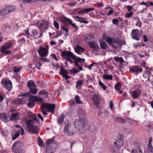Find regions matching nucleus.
I'll return each instance as SVG.
<instances>
[{
	"instance_id": "obj_17",
	"label": "nucleus",
	"mask_w": 153,
	"mask_h": 153,
	"mask_svg": "<svg viewBox=\"0 0 153 153\" xmlns=\"http://www.w3.org/2000/svg\"><path fill=\"white\" fill-rule=\"evenodd\" d=\"M60 74L62 75L65 78L66 80L70 78V76L67 75L68 73V72L63 68H60Z\"/></svg>"
},
{
	"instance_id": "obj_40",
	"label": "nucleus",
	"mask_w": 153,
	"mask_h": 153,
	"mask_svg": "<svg viewBox=\"0 0 153 153\" xmlns=\"http://www.w3.org/2000/svg\"><path fill=\"white\" fill-rule=\"evenodd\" d=\"M121 86V85L120 83V82H117L114 88L115 89L117 90V91H118L120 89V88Z\"/></svg>"
},
{
	"instance_id": "obj_43",
	"label": "nucleus",
	"mask_w": 153,
	"mask_h": 153,
	"mask_svg": "<svg viewBox=\"0 0 153 153\" xmlns=\"http://www.w3.org/2000/svg\"><path fill=\"white\" fill-rule=\"evenodd\" d=\"M75 100L76 103L80 104L82 103V101H81L78 95H76L75 97Z\"/></svg>"
},
{
	"instance_id": "obj_41",
	"label": "nucleus",
	"mask_w": 153,
	"mask_h": 153,
	"mask_svg": "<svg viewBox=\"0 0 153 153\" xmlns=\"http://www.w3.org/2000/svg\"><path fill=\"white\" fill-rule=\"evenodd\" d=\"M39 95H47V96H48V94L47 91L45 90L41 91L39 92Z\"/></svg>"
},
{
	"instance_id": "obj_30",
	"label": "nucleus",
	"mask_w": 153,
	"mask_h": 153,
	"mask_svg": "<svg viewBox=\"0 0 153 153\" xmlns=\"http://www.w3.org/2000/svg\"><path fill=\"white\" fill-rule=\"evenodd\" d=\"M75 52L78 53L80 51H84V49L83 48L81 47L78 45H77L75 49Z\"/></svg>"
},
{
	"instance_id": "obj_11",
	"label": "nucleus",
	"mask_w": 153,
	"mask_h": 153,
	"mask_svg": "<svg viewBox=\"0 0 153 153\" xmlns=\"http://www.w3.org/2000/svg\"><path fill=\"white\" fill-rule=\"evenodd\" d=\"M129 71L132 73H136V75H137L139 73H141L143 70L142 68L139 66H132L130 68Z\"/></svg>"
},
{
	"instance_id": "obj_64",
	"label": "nucleus",
	"mask_w": 153,
	"mask_h": 153,
	"mask_svg": "<svg viewBox=\"0 0 153 153\" xmlns=\"http://www.w3.org/2000/svg\"><path fill=\"white\" fill-rule=\"evenodd\" d=\"M141 24L142 23L140 21H138L136 23V25L141 27Z\"/></svg>"
},
{
	"instance_id": "obj_19",
	"label": "nucleus",
	"mask_w": 153,
	"mask_h": 153,
	"mask_svg": "<svg viewBox=\"0 0 153 153\" xmlns=\"http://www.w3.org/2000/svg\"><path fill=\"white\" fill-rule=\"evenodd\" d=\"M14 43V40H11L8 42L5 43L1 48H5L6 49H8L10 48L13 45V44Z\"/></svg>"
},
{
	"instance_id": "obj_37",
	"label": "nucleus",
	"mask_w": 153,
	"mask_h": 153,
	"mask_svg": "<svg viewBox=\"0 0 153 153\" xmlns=\"http://www.w3.org/2000/svg\"><path fill=\"white\" fill-rule=\"evenodd\" d=\"M73 59L74 60V61H76L77 62H80L82 61V58L76 57L74 55V56H73Z\"/></svg>"
},
{
	"instance_id": "obj_26",
	"label": "nucleus",
	"mask_w": 153,
	"mask_h": 153,
	"mask_svg": "<svg viewBox=\"0 0 153 153\" xmlns=\"http://www.w3.org/2000/svg\"><path fill=\"white\" fill-rule=\"evenodd\" d=\"M19 115V113L17 112L16 113H13L10 117L11 120H17L18 117Z\"/></svg>"
},
{
	"instance_id": "obj_56",
	"label": "nucleus",
	"mask_w": 153,
	"mask_h": 153,
	"mask_svg": "<svg viewBox=\"0 0 153 153\" xmlns=\"http://www.w3.org/2000/svg\"><path fill=\"white\" fill-rule=\"evenodd\" d=\"M119 22V20L116 19H114L112 20L113 24L115 25H117Z\"/></svg>"
},
{
	"instance_id": "obj_61",
	"label": "nucleus",
	"mask_w": 153,
	"mask_h": 153,
	"mask_svg": "<svg viewBox=\"0 0 153 153\" xmlns=\"http://www.w3.org/2000/svg\"><path fill=\"white\" fill-rule=\"evenodd\" d=\"M20 71V69L19 68H17V67H15L14 68V69H13V71L15 73H17L19 72Z\"/></svg>"
},
{
	"instance_id": "obj_63",
	"label": "nucleus",
	"mask_w": 153,
	"mask_h": 153,
	"mask_svg": "<svg viewBox=\"0 0 153 153\" xmlns=\"http://www.w3.org/2000/svg\"><path fill=\"white\" fill-rule=\"evenodd\" d=\"M32 0H22L23 3L25 4L32 2Z\"/></svg>"
},
{
	"instance_id": "obj_51",
	"label": "nucleus",
	"mask_w": 153,
	"mask_h": 153,
	"mask_svg": "<svg viewBox=\"0 0 153 153\" xmlns=\"http://www.w3.org/2000/svg\"><path fill=\"white\" fill-rule=\"evenodd\" d=\"M133 13V12H131L129 13H127L125 14V17L126 18H130L131 17Z\"/></svg>"
},
{
	"instance_id": "obj_24",
	"label": "nucleus",
	"mask_w": 153,
	"mask_h": 153,
	"mask_svg": "<svg viewBox=\"0 0 153 153\" xmlns=\"http://www.w3.org/2000/svg\"><path fill=\"white\" fill-rule=\"evenodd\" d=\"M99 42L100 45V48L101 49L105 50L108 48L106 43L101 41L100 40H99Z\"/></svg>"
},
{
	"instance_id": "obj_53",
	"label": "nucleus",
	"mask_w": 153,
	"mask_h": 153,
	"mask_svg": "<svg viewBox=\"0 0 153 153\" xmlns=\"http://www.w3.org/2000/svg\"><path fill=\"white\" fill-rule=\"evenodd\" d=\"M148 147L149 151L152 152L153 148L152 144H148Z\"/></svg>"
},
{
	"instance_id": "obj_2",
	"label": "nucleus",
	"mask_w": 153,
	"mask_h": 153,
	"mask_svg": "<svg viewBox=\"0 0 153 153\" xmlns=\"http://www.w3.org/2000/svg\"><path fill=\"white\" fill-rule=\"evenodd\" d=\"M74 123L75 128H77L79 131H81L82 133L89 130L90 128L84 117L75 120Z\"/></svg>"
},
{
	"instance_id": "obj_33",
	"label": "nucleus",
	"mask_w": 153,
	"mask_h": 153,
	"mask_svg": "<svg viewBox=\"0 0 153 153\" xmlns=\"http://www.w3.org/2000/svg\"><path fill=\"white\" fill-rule=\"evenodd\" d=\"M103 78L104 79L112 80V76L111 75H103L102 76Z\"/></svg>"
},
{
	"instance_id": "obj_31",
	"label": "nucleus",
	"mask_w": 153,
	"mask_h": 153,
	"mask_svg": "<svg viewBox=\"0 0 153 153\" xmlns=\"http://www.w3.org/2000/svg\"><path fill=\"white\" fill-rule=\"evenodd\" d=\"M16 7L14 6H10L7 7V11L9 12V13H10L13 12L15 9Z\"/></svg>"
},
{
	"instance_id": "obj_46",
	"label": "nucleus",
	"mask_w": 153,
	"mask_h": 153,
	"mask_svg": "<svg viewBox=\"0 0 153 153\" xmlns=\"http://www.w3.org/2000/svg\"><path fill=\"white\" fill-rule=\"evenodd\" d=\"M117 120L120 123H124L126 122V120L123 118H117Z\"/></svg>"
},
{
	"instance_id": "obj_10",
	"label": "nucleus",
	"mask_w": 153,
	"mask_h": 153,
	"mask_svg": "<svg viewBox=\"0 0 153 153\" xmlns=\"http://www.w3.org/2000/svg\"><path fill=\"white\" fill-rule=\"evenodd\" d=\"M106 41L109 45H111V44H116L118 45L121 44V42L119 39H115L111 37H107L106 38Z\"/></svg>"
},
{
	"instance_id": "obj_34",
	"label": "nucleus",
	"mask_w": 153,
	"mask_h": 153,
	"mask_svg": "<svg viewBox=\"0 0 153 153\" xmlns=\"http://www.w3.org/2000/svg\"><path fill=\"white\" fill-rule=\"evenodd\" d=\"M27 106L30 108H32L35 105V103L33 101L29 100V102L27 104Z\"/></svg>"
},
{
	"instance_id": "obj_35",
	"label": "nucleus",
	"mask_w": 153,
	"mask_h": 153,
	"mask_svg": "<svg viewBox=\"0 0 153 153\" xmlns=\"http://www.w3.org/2000/svg\"><path fill=\"white\" fill-rule=\"evenodd\" d=\"M71 20L69 18H68L65 17H64L62 20V21L63 22H64L65 23H66L67 22H68L69 24L70 23V22H71Z\"/></svg>"
},
{
	"instance_id": "obj_13",
	"label": "nucleus",
	"mask_w": 153,
	"mask_h": 153,
	"mask_svg": "<svg viewBox=\"0 0 153 153\" xmlns=\"http://www.w3.org/2000/svg\"><path fill=\"white\" fill-rule=\"evenodd\" d=\"M37 51L41 57H45L48 54V50L45 48L40 47Z\"/></svg>"
},
{
	"instance_id": "obj_18",
	"label": "nucleus",
	"mask_w": 153,
	"mask_h": 153,
	"mask_svg": "<svg viewBox=\"0 0 153 153\" xmlns=\"http://www.w3.org/2000/svg\"><path fill=\"white\" fill-rule=\"evenodd\" d=\"M11 133L12 136V139L13 140H15L19 137L20 135L19 133L17 131H16L14 129L11 131Z\"/></svg>"
},
{
	"instance_id": "obj_58",
	"label": "nucleus",
	"mask_w": 153,
	"mask_h": 153,
	"mask_svg": "<svg viewBox=\"0 0 153 153\" xmlns=\"http://www.w3.org/2000/svg\"><path fill=\"white\" fill-rule=\"evenodd\" d=\"M52 65L53 66V67H55V68H62L63 67L62 66H59V63H57L56 64V65H55L53 63L52 64Z\"/></svg>"
},
{
	"instance_id": "obj_23",
	"label": "nucleus",
	"mask_w": 153,
	"mask_h": 153,
	"mask_svg": "<svg viewBox=\"0 0 153 153\" xmlns=\"http://www.w3.org/2000/svg\"><path fill=\"white\" fill-rule=\"evenodd\" d=\"M121 136L122 137V138L119 139L117 142H115L114 143L115 146L117 147L120 148L121 147L123 146V142L122 140V138H123V137H122V135H121Z\"/></svg>"
},
{
	"instance_id": "obj_60",
	"label": "nucleus",
	"mask_w": 153,
	"mask_h": 153,
	"mask_svg": "<svg viewBox=\"0 0 153 153\" xmlns=\"http://www.w3.org/2000/svg\"><path fill=\"white\" fill-rule=\"evenodd\" d=\"M71 105L72 106H74L76 105V103L74 100H71L70 101Z\"/></svg>"
},
{
	"instance_id": "obj_15",
	"label": "nucleus",
	"mask_w": 153,
	"mask_h": 153,
	"mask_svg": "<svg viewBox=\"0 0 153 153\" xmlns=\"http://www.w3.org/2000/svg\"><path fill=\"white\" fill-rule=\"evenodd\" d=\"M101 98V97L98 95H94L92 98V100L94 101V105L98 108Z\"/></svg>"
},
{
	"instance_id": "obj_9",
	"label": "nucleus",
	"mask_w": 153,
	"mask_h": 153,
	"mask_svg": "<svg viewBox=\"0 0 153 153\" xmlns=\"http://www.w3.org/2000/svg\"><path fill=\"white\" fill-rule=\"evenodd\" d=\"M24 95L25 96H27L29 97L30 98L29 100L31 101H33L34 102H42L43 101V98H39L38 97L31 95L30 93H26L24 94Z\"/></svg>"
},
{
	"instance_id": "obj_52",
	"label": "nucleus",
	"mask_w": 153,
	"mask_h": 153,
	"mask_svg": "<svg viewBox=\"0 0 153 153\" xmlns=\"http://www.w3.org/2000/svg\"><path fill=\"white\" fill-rule=\"evenodd\" d=\"M54 26L57 30H59V25L57 22L56 21H54Z\"/></svg>"
},
{
	"instance_id": "obj_14",
	"label": "nucleus",
	"mask_w": 153,
	"mask_h": 153,
	"mask_svg": "<svg viewBox=\"0 0 153 153\" xmlns=\"http://www.w3.org/2000/svg\"><path fill=\"white\" fill-rule=\"evenodd\" d=\"M89 47L93 49L95 51H99V46L98 44L95 41L89 42L88 43Z\"/></svg>"
},
{
	"instance_id": "obj_6",
	"label": "nucleus",
	"mask_w": 153,
	"mask_h": 153,
	"mask_svg": "<svg viewBox=\"0 0 153 153\" xmlns=\"http://www.w3.org/2000/svg\"><path fill=\"white\" fill-rule=\"evenodd\" d=\"M3 87L8 91H10L12 88V82L10 80L6 79H3L1 81Z\"/></svg>"
},
{
	"instance_id": "obj_38",
	"label": "nucleus",
	"mask_w": 153,
	"mask_h": 153,
	"mask_svg": "<svg viewBox=\"0 0 153 153\" xmlns=\"http://www.w3.org/2000/svg\"><path fill=\"white\" fill-rule=\"evenodd\" d=\"M132 153H142V152L139 148L138 149H132Z\"/></svg>"
},
{
	"instance_id": "obj_16",
	"label": "nucleus",
	"mask_w": 153,
	"mask_h": 153,
	"mask_svg": "<svg viewBox=\"0 0 153 153\" xmlns=\"http://www.w3.org/2000/svg\"><path fill=\"white\" fill-rule=\"evenodd\" d=\"M141 92L139 89H137L135 91H131V95L133 98L136 99L138 98L141 95Z\"/></svg>"
},
{
	"instance_id": "obj_21",
	"label": "nucleus",
	"mask_w": 153,
	"mask_h": 153,
	"mask_svg": "<svg viewBox=\"0 0 153 153\" xmlns=\"http://www.w3.org/2000/svg\"><path fill=\"white\" fill-rule=\"evenodd\" d=\"M69 126V124H66L65 127L64 131V133L67 135H68L70 136L72 135L73 134V133L72 132H69L68 131V130Z\"/></svg>"
},
{
	"instance_id": "obj_7",
	"label": "nucleus",
	"mask_w": 153,
	"mask_h": 153,
	"mask_svg": "<svg viewBox=\"0 0 153 153\" xmlns=\"http://www.w3.org/2000/svg\"><path fill=\"white\" fill-rule=\"evenodd\" d=\"M55 104H49L47 103H43L42 104L41 106V109L46 108L49 112H51L52 114L54 113L55 108Z\"/></svg>"
},
{
	"instance_id": "obj_39",
	"label": "nucleus",
	"mask_w": 153,
	"mask_h": 153,
	"mask_svg": "<svg viewBox=\"0 0 153 153\" xmlns=\"http://www.w3.org/2000/svg\"><path fill=\"white\" fill-rule=\"evenodd\" d=\"M38 143L39 146L41 147L43 146V145L44 143L43 141L39 137H38Z\"/></svg>"
},
{
	"instance_id": "obj_3",
	"label": "nucleus",
	"mask_w": 153,
	"mask_h": 153,
	"mask_svg": "<svg viewBox=\"0 0 153 153\" xmlns=\"http://www.w3.org/2000/svg\"><path fill=\"white\" fill-rule=\"evenodd\" d=\"M55 137L48 140L46 143L47 146L46 148L45 153H54L57 147V145L54 143Z\"/></svg>"
},
{
	"instance_id": "obj_50",
	"label": "nucleus",
	"mask_w": 153,
	"mask_h": 153,
	"mask_svg": "<svg viewBox=\"0 0 153 153\" xmlns=\"http://www.w3.org/2000/svg\"><path fill=\"white\" fill-rule=\"evenodd\" d=\"M69 72H71L74 74L78 73L79 71V70L76 69L74 68H73L72 70H69Z\"/></svg>"
},
{
	"instance_id": "obj_57",
	"label": "nucleus",
	"mask_w": 153,
	"mask_h": 153,
	"mask_svg": "<svg viewBox=\"0 0 153 153\" xmlns=\"http://www.w3.org/2000/svg\"><path fill=\"white\" fill-rule=\"evenodd\" d=\"M69 24L71 25L72 27L75 28H76L77 29L78 28V27L75 25V23H73V21H72L70 22V23Z\"/></svg>"
},
{
	"instance_id": "obj_59",
	"label": "nucleus",
	"mask_w": 153,
	"mask_h": 153,
	"mask_svg": "<svg viewBox=\"0 0 153 153\" xmlns=\"http://www.w3.org/2000/svg\"><path fill=\"white\" fill-rule=\"evenodd\" d=\"M42 65V64L41 63H40V62H39L37 64H36V67L39 69H41L40 67Z\"/></svg>"
},
{
	"instance_id": "obj_20",
	"label": "nucleus",
	"mask_w": 153,
	"mask_h": 153,
	"mask_svg": "<svg viewBox=\"0 0 153 153\" xmlns=\"http://www.w3.org/2000/svg\"><path fill=\"white\" fill-rule=\"evenodd\" d=\"M62 53L63 56H67L68 58H70L71 56L73 58V56L74 55L72 52L69 51H64Z\"/></svg>"
},
{
	"instance_id": "obj_1",
	"label": "nucleus",
	"mask_w": 153,
	"mask_h": 153,
	"mask_svg": "<svg viewBox=\"0 0 153 153\" xmlns=\"http://www.w3.org/2000/svg\"><path fill=\"white\" fill-rule=\"evenodd\" d=\"M27 116L29 117H32L33 120H28L26 121V130L30 134H38L39 133V127L38 126L35 125V123L34 122V121L37 122H39V120L37 118L36 114L29 111L27 114Z\"/></svg>"
},
{
	"instance_id": "obj_8",
	"label": "nucleus",
	"mask_w": 153,
	"mask_h": 153,
	"mask_svg": "<svg viewBox=\"0 0 153 153\" xmlns=\"http://www.w3.org/2000/svg\"><path fill=\"white\" fill-rule=\"evenodd\" d=\"M132 38L137 41H139L140 39V31L138 29H133L131 33Z\"/></svg>"
},
{
	"instance_id": "obj_32",
	"label": "nucleus",
	"mask_w": 153,
	"mask_h": 153,
	"mask_svg": "<svg viewBox=\"0 0 153 153\" xmlns=\"http://www.w3.org/2000/svg\"><path fill=\"white\" fill-rule=\"evenodd\" d=\"M6 49L1 48V52L4 53L5 55H8L10 54L11 51L9 50H6Z\"/></svg>"
},
{
	"instance_id": "obj_12",
	"label": "nucleus",
	"mask_w": 153,
	"mask_h": 153,
	"mask_svg": "<svg viewBox=\"0 0 153 153\" xmlns=\"http://www.w3.org/2000/svg\"><path fill=\"white\" fill-rule=\"evenodd\" d=\"M49 24L48 21H43L39 23L38 27L40 30H47L48 28Z\"/></svg>"
},
{
	"instance_id": "obj_45",
	"label": "nucleus",
	"mask_w": 153,
	"mask_h": 153,
	"mask_svg": "<svg viewBox=\"0 0 153 153\" xmlns=\"http://www.w3.org/2000/svg\"><path fill=\"white\" fill-rule=\"evenodd\" d=\"M39 59L43 61L44 62H50V59H48L47 58L43 57H39Z\"/></svg>"
},
{
	"instance_id": "obj_62",
	"label": "nucleus",
	"mask_w": 153,
	"mask_h": 153,
	"mask_svg": "<svg viewBox=\"0 0 153 153\" xmlns=\"http://www.w3.org/2000/svg\"><path fill=\"white\" fill-rule=\"evenodd\" d=\"M97 63L96 62H94L93 63H92L91 64V65H90L88 67V69L90 70H91V68H92V67L95 65V64H96Z\"/></svg>"
},
{
	"instance_id": "obj_25",
	"label": "nucleus",
	"mask_w": 153,
	"mask_h": 153,
	"mask_svg": "<svg viewBox=\"0 0 153 153\" xmlns=\"http://www.w3.org/2000/svg\"><path fill=\"white\" fill-rule=\"evenodd\" d=\"M150 73L147 71L146 72L143 73V76L144 78H147V81H150Z\"/></svg>"
},
{
	"instance_id": "obj_4",
	"label": "nucleus",
	"mask_w": 153,
	"mask_h": 153,
	"mask_svg": "<svg viewBox=\"0 0 153 153\" xmlns=\"http://www.w3.org/2000/svg\"><path fill=\"white\" fill-rule=\"evenodd\" d=\"M24 143L21 142H16L13 146L14 153H24Z\"/></svg>"
},
{
	"instance_id": "obj_36",
	"label": "nucleus",
	"mask_w": 153,
	"mask_h": 153,
	"mask_svg": "<svg viewBox=\"0 0 153 153\" xmlns=\"http://www.w3.org/2000/svg\"><path fill=\"white\" fill-rule=\"evenodd\" d=\"M82 84V80H80L77 81L76 85V88L78 89H79L81 87V85Z\"/></svg>"
},
{
	"instance_id": "obj_42",
	"label": "nucleus",
	"mask_w": 153,
	"mask_h": 153,
	"mask_svg": "<svg viewBox=\"0 0 153 153\" xmlns=\"http://www.w3.org/2000/svg\"><path fill=\"white\" fill-rule=\"evenodd\" d=\"M99 85L101 88L104 90H105L106 88V86L101 81H100L99 82Z\"/></svg>"
},
{
	"instance_id": "obj_55",
	"label": "nucleus",
	"mask_w": 153,
	"mask_h": 153,
	"mask_svg": "<svg viewBox=\"0 0 153 153\" xmlns=\"http://www.w3.org/2000/svg\"><path fill=\"white\" fill-rule=\"evenodd\" d=\"M18 42L19 43L23 44L25 43V39L24 38H22L19 39L18 41Z\"/></svg>"
},
{
	"instance_id": "obj_48",
	"label": "nucleus",
	"mask_w": 153,
	"mask_h": 153,
	"mask_svg": "<svg viewBox=\"0 0 153 153\" xmlns=\"http://www.w3.org/2000/svg\"><path fill=\"white\" fill-rule=\"evenodd\" d=\"M94 8H90L84 9L85 13H88V12L93 11L94 10Z\"/></svg>"
},
{
	"instance_id": "obj_29",
	"label": "nucleus",
	"mask_w": 153,
	"mask_h": 153,
	"mask_svg": "<svg viewBox=\"0 0 153 153\" xmlns=\"http://www.w3.org/2000/svg\"><path fill=\"white\" fill-rule=\"evenodd\" d=\"M64 115L60 116L57 118V122L58 124H61L62 123L64 119Z\"/></svg>"
},
{
	"instance_id": "obj_5",
	"label": "nucleus",
	"mask_w": 153,
	"mask_h": 153,
	"mask_svg": "<svg viewBox=\"0 0 153 153\" xmlns=\"http://www.w3.org/2000/svg\"><path fill=\"white\" fill-rule=\"evenodd\" d=\"M27 85L29 89L30 94H36L37 91L36 85L34 82L31 80H29L27 83Z\"/></svg>"
},
{
	"instance_id": "obj_54",
	"label": "nucleus",
	"mask_w": 153,
	"mask_h": 153,
	"mask_svg": "<svg viewBox=\"0 0 153 153\" xmlns=\"http://www.w3.org/2000/svg\"><path fill=\"white\" fill-rule=\"evenodd\" d=\"M62 30H64L65 32L67 33L69 31V29L65 27V25H64L62 26L61 27Z\"/></svg>"
},
{
	"instance_id": "obj_22",
	"label": "nucleus",
	"mask_w": 153,
	"mask_h": 153,
	"mask_svg": "<svg viewBox=\"0 0 153 153\" xmlns=\"http://www.w3.org/2000/svg\"><path fill=\"white\" fill-rule=\"evenodd\" d=\"M0 119L5 123L8 122V117L7 115L4 113L0 114Z\"/></svg>"
},
{
	"instance_id": "obj_47",
	"label": "nucleus",
	"mask_w": 153,
	"mask_h": 153,
	"mask_svg": "<svg viewBox=\"0 0 153 153\" xmlns=\"http://www.w3.org/2000/svg\"><path fill=\"white\" fill-rule=\"evenodd\" d=\"M78 114L79 117L80 118L84 115V112L83 110H81L78 112Z\"/></svg>"
},
{
	"instance_id": "obj_28",
	"label": "nucleus",
	"mask_w": 153,
	"mask_h": 153,
	"mask_svg": "<svg viewBox=\"0 0 153 153\" xmlns=\"http://www.w3.org/2000/svg\"><path fill=\"white\" fill-rule=\"evenodd\" d=\"M94 38V36L91 33H89L88 36L85 37V40L86 42L90 40L91 39Z\"/></svg>"
},
{
	"instance_id": "obj_49",
	"label": "nucleus",
	"mask_w": 153,
	"mask_h": 153,
	"mask_svg": "<svg viewBox=\"0 0 153 153\" xmlns=\"http://www.w3.org/2000/svg\"><path fill=\"white\" fill-rule=\"evenodd\" d=\"M19 132L20 134H21L22 136L23 135L25 134V131L22 127H21V128L19 130Z\"/></svg>"
},
{
	"instance_id": "obj_27",
	"label": "nucleus",
	"mask_w": 153,
	"mask_h": 153,
	"mask_svg": "<svg viewBox=\"0 0 153 153\" xmlns=\"http://www.w3.org/2000/svg\"><path fill=\"white\" fill-rule=\"evenodd\" d=\"M6 8L7 7L4 8L0 12V15L3 16L9 13V12L7 11V10Z\"/></svg>"
},
{
	"instance_id": "obj_44",
	"label": "nucleus",
	"mask_w": 153,
	"mask_h": 153,
	"mask_svg": "<svg viewBox=\"0 0 153 153\" xmlns=\"http://www.w3.org/2000/svg\"><path fill=\"white\" fill-rule=\"evenodd\" d=\"M32 34L34 36H37L38 34V31L36 29H33L32 31Z\"/></svg>"
}]
</instances>
